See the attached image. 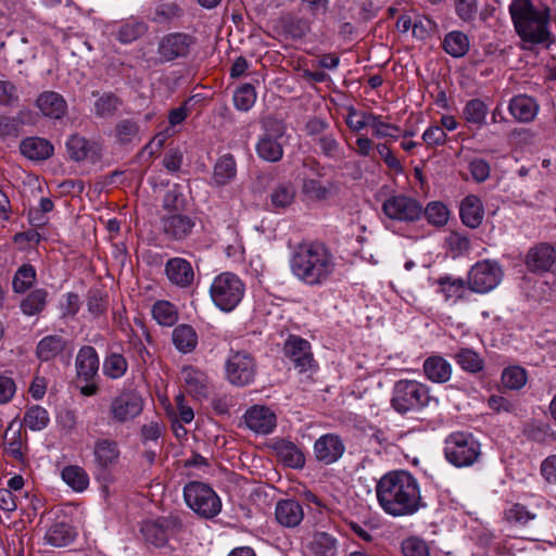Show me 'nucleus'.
<instances>
[{"instance_id": "1", "label": "nucleus", "mask_w": 556, "mask_h": 556, "mask_svg": "<svg viewBox=\"0 0 556 556\" xmlns=\"http://www.w3.org/2000/svg\"><path fill=\"white\" fill-rule=\"evenodd\" d=\"M376 495L380 507L392 517L412 516L426 506L418 480L406 470L383 475L376 484Z\"/></svg>"}, {"instance_id": "2", "label": "nucleus", "mask_w": 556, "mask_h": 556, "mask_svg": "<svg viewBox=\"0 0 556 556\" xmlns=\"http://www.w3.org/2000/svg\"><path fill=\"white\" fill-rule=\"evenodd\" d=\"M336 257L319 241H303L292 249L289 266L292 275L308 287L326 285L336 270Z\"/></svg>"}, {"instance_id": "3", "label": "nucleus", "mask_w": 556, "mask_h": 556, "mask_svg": "<svg viewBox=\"0 0 556 556\" xmlns=\"http://www.w3.org/2000/svg\"><path fill=\"white\" fill-rule=\"evenodd\" d=\"M509 13L515 29L523 41L543 43L549 39L548 9L536 8L531 0H513Z\"/></svg>"}, {"instance_id": "4", "label": "nucleus", "mask_w": 556, "mask_h": 556, "mask_svg": "<svg viewBox=\"0 0 556 556\" xmlns=\"http://www.w3.org/2000/svg\"><path fill=\"white\" fill-rule=\"evenodd\" d=\"M431 405L438 406L439 399L430 394L426 384L408 379L395 382L392 390L391 406L399 414L417 412Z\"/></svg>"}, {"instance_id": "5", "label": "nucleus", "mask_w": 556, "mask_h": 556, "mask_svg": "<svg viewBox=\"0 0 556 556\" xmlns=\"http://www.w3.org/2000/svg\"><path fill=\"white\" fill-rule=\"evenodd\" d=\"M244 291L245 286L242 280L229 271L216 276L210 288L213 303L224 312L233 311L241 302Z\"/></svg>"}, {"instance_id": "6", "label": "nucleus", "mask_w": 556, "mask_h": 556, "mask_svg": "<svg viewBox=\"0 0 556 556\" xmlns=\"http://www.w3.org/2000/svg\"><path fill=\"white\" fill-rule=\"evenodd\" d=\"M184 498L190 509L205 519L216 517L222 510L219 496L208 484L200 481H190L184 486Z\"/></svg>"}, {"instance_id": "7", "label": "nucleus", "mask_w": 556, "mask_h": 556, "mask_svg": "<svg viewBox=\"0 0 556 556\" xmlns=\"http://www.w3.org/2000/svg\"><path fill=\"white\" fill-rule=\"evenodd\" d=\"M444 455L455 467L473 465L481 455V445L471 433L455 432L445 440Z\"/></svg>"}, {"instance_id": "8", "label": "nucleus", "mask_w": 556, "mask_h": 556, "mask_svg": "<svg viewBox=\"0 0 556 556\" xmlns=\"http://www.w3.org/2000/svg\"><path fill=\"white\" fill-rule=\"evenodd\" d=\"M257 372L254 356L248 351L230 350L225 362V376L229 383L236 387L251 384Z\"/></svg>"}, {"instance_id": "9", "label": "nucleus", "mask_w": 556, "mask_h": 556, "mask_svg": "<svg viewBox=\"0 0 556 556\" xmlns=\"http://www.w3.org/2000/svg\"><path fill=\"white\" fill-rule=\"evenodd\" d=\"M144 400L131 390H124L112 397L108 417L112 424L125 425L135 420L143 410Z\"/></svg>"}, {"instance_id": "10", "label": "nucleus", "mask_w": 556, "mask_h": 556, "mask_svg": "<svg viewBox=\"0 0 556 556\" xmlns=\"http://www.w3.org/2000/svg\"><path fill=\"white\" fill-rule=\"evenodd\" d=\"M182 528V521L178 515L169 514L155 519H147L141 522L140 532L149 544L156 547L164 546L168 539L178 533Z\"/></svg>"}, {"instance_id": "11", "label": "nucleus", "mask_w": 556, "mask_h": 556, "mask_svg": "<svg viewBox=\"0 0 556 556\" xmlns=\"http://www.w3.org/2000/svg\"><path fill=\"white\" fill-rule=\"evenodd\" d=\"M503 271L495 261L484 260L477 262L469 270L467 277L468 288L476 293H486L501 282Z\"/></svg>"}, {"instance_id": "12", "label": "nucleus", "mask_w": 556, "mask_h": 556, "mask_svg": "<svg viewBox=\"0 0 556 556\" xmlns=\"http://www.w3.org/2000/svg\"><path fill=\"white\" fill-rule=\"evenodd\" d=\"M285 126L278 121H268L265 124V131L256 143L258 157L267 162H278L283 155L282 143Z\"/></svg>"}, {"instance_id": "13", "label": "nucleus", "mask_w": 556, "mask_h": 556, "mask_svg": "<svg viewBox=\"0 0 556 556\" xmlns=\"http://www.w3.org/2000/svg\"><path fill=\"white\" fill-rule=\"evenodd\" d=\"M382 212L392 220L410 223L422 216V206L410 197L396 194L383 202Z\"/></svg>"}, {"instance_id": "14", "label": "nucleus", "mask_w": 556, "mask_h": 556, "mask_svg": "<svg viewBox=\"0 0 556 556\" xmlns=\"http://www.w3.org/2000/svg\"><path fill=\"white\" fill-rule=\"evenodd\" d=\"M283 352L300 372L317 367L311 350V343L301 337L289 336L283 344Z\"/></svg>"}, {"instance_id": "15", "label": "nucleus", "mask_w": 556, "mask_h": 556, "mask_svg": "<svg viewBox=\"0 0 556 556\" xmlns=\"http://www.w3.org/2000/svg\"><path fill=\"white\" fill-rule=\"evenodd\" d=\"M193 42V38L188 34L170 33L159 41L157 54L163 62H170L186 56Z\"/></svg>"}, {"instance_id": "16", "label": "nucleus", "mask_w": 556, "mask_h": 556, "mask_svg": "<svg viewBox=\"0 0 556 556\" xmlns=\"http://www.w3.org/2000/svg\"><path fill=\"white\" fill-rule=\"evenodd\" d=\"M313 450L317 462L324 465H331L343 456L345 444L340 435L326 433L315 441Z\"/></svg>"}, {"instance_id": "17", "label": "nucleus", "mask_w": 556, "mask_h": 556, "mask_svg": "<svg viewBox=\"0 0 556 556\" xmlns=\"http://www.w3.org/2000/svg\"><path fill=\"white\" fill-rule=\"evenodd\" d=\"M525 264L531 273H547L556 264V250L549 243H539L528 250Z\"/></svg>"}, {"instance_id": "18", "label": "nucleus", "mask_w": 556, "mask_h": 556, "mask_svg": "<svg viewBox=\"0 0 556 556\" xmlns=\"http://www.w3.org/2000/svg\"><path fill=\"white\" fill-rule=\"evenodd\" d=\"M65 146L70 159L75 162H97L101 156L100 146L78 134L70 136Z\"/></svg>"}, {"instance_id": "19", "label": "nucleus", "mask_w": 556, "mask_h": 556, "mask_svg": "<svg viewBox=\"0 0 556 556\" xmlns=\"http://www.w3.org/2000/svg\"><path fill=\"white\" fill-rule=\"evenodd\" d=\"M165 236L172 240H184L193 230L194 219L179 212H169L161 218Z\"/></svg>"}, {"instance_id": "20", "label": "nucleus", "mask_w": 556, "mask_h": 556, "mask_svg": "<svg viewBox=\"0 0 556 556\" xmlns=\"http://www.w3.org/2000/svg\"><path fill=\"white\" fill-rule=\"evenodd\" d=\"M245 426L255 433L268 434L276 427V415L274 412L261 405H254L250 407L244 416Z\"/></svg>"}, {"instance_id": "21", "label": "nucleus", "mask_w": 556, "mask_h": 556, "mask_svg": "<svg viewBox=\"0 0 556 556\" xmlns=\"http://www.w3.org/2000/svg\"><path fill=\"white\" fill-rule=\"evenodd\" d=\"M165 274L168 280L179 288H188L194 280L191 263L182 257L169 258L165 264Z\"/></svg>"}, {"instance_id": "22", "label": "nucleus", "mask_w": 556, "mask_h": 556, "mask_svg": "<svg viewBox=\"0 0 556 556\" xmlns=\"http://www.w3.org/2000/svg\"><path fill=\"white\" fill-rule=\"evenodd\" d=\"M275 517L280 526L295 528L304 518V509L301 503L295 500H280L275 507Z\"/></svg>"}, {"instance_id": "23", "label": "nucleus", "mask_w": 556, "mask_h": 556, "mask_svg": "<svg viewBox=\"0 0 556 556\" xmlns=\"http://www.w3.org/2000/svg\"><path fill=\"white\" fill-rule=\"evenodd\" d=\"M93 456L97 468L106 470L118 463L121 450L112 439H99L94 443Z\"/></svg>"}, {"instance_id": "24", "label": "nucleus", "mask_w": 556, "mask_h": 556, "mask_svg": "<svg viewBox=\"0 0 556 556\" xmlns=\"http://www.w3.org/2000/svg\"><path fill=\"white\" fill-rule=\"evenodd\" d=\"M36 106L46 117L60 119L67 112V103L62 94L55 91H43L37 100Z\"/></svg>"}, {"instance_id": "25", "label": "nucleus", "mask_w": 556, "mask_h": 556, "mask_svg": "<svg viewBox=\"0 0 556 556\" xmlns=\"http://www.w3.org/2000/svg\"><path fill=\"white\" fill-rule=\"evenodd\" d=\"M99 363V356L93 346L85 345L80 348L75 361L78 378L86 382L91 381L98 372Z\"/></svg>"}, {"instance_id": "26", "label": "nucleus", "mask_w": 556, "mask_h": 556, "mask_svg": "<svg viewBox=\"0 0 556 556\" xmlns=\"http://www.w3.org/2000/svg\"><path fill=\"white\" fill-rule=\"evenodd\" d=\"M180 380L189 394L194 397H205L207 394V377L200 369L186 366L181 369Z\"/></svg>"}, {"instance_id": "27", "label": "nucleus", "mask_w": 556, "mask_h": 556, "mask_svg": "<svg viewBox=\"0 0 556 556\" xmlns=\"http://www.w3.org/2000/svg\"><path fill=\"white\" fill-rule=\"evenodd\" d=\"M334 184L330 180L321 181L318 178L303 177L301 184L302 194L311 201H326L332 197Z\"/></svg>"}, {"instance_id": "28", "label": "nucleus", "mask_w": 556, "mask_h": 556, "mask_svg": "<svg viewBox=\"0 0 556 556\" xmlns=\"http://www.w3.org/2000/svg\"><path fill=\"white\" fill-rule=\"evenodd\" d=\"M425 376L434 383L447 382L452 377V365L440 355H432L422 365Z\"/></svg>"}, {"instance_id": "29", "label": "nucleus", "mask_w": 556, "mask_h": 556, "mask_svg": "<svg viewBox=\"0 0 556 556\" xmlns=\"http://www.w3.org/2000/svg\"><path fill=\"white\" fill-rule=\"evenodd\" d=\"M510 114L521 123H529L536 116L539 104L529 96H515L509 102Z\"/></svg>"}, {"instance_id": "30", "label": "nucleus", "mask_w": 556, "mask_h": 556, "mask_svg": "<svg viewBox=\"0 0 556 556\" xmlns=\"http://www.w3.org/2000/svg\"><path fill=\"white\" fill-rule=\"evenodd\" d=\"M172 342L178 352L189 354L197 349L199 338L192 326L180 324L173 329Z\"/></svg>"}, {"instance_id": "31", "label": "nucleus", "mask_w": 556, "mask_h": 556, "mask_svg": "<svg viewBox=\"0 0 556 556\" xmlns=\"http://www.w3.org/2000/svg\"><path fill=\"white\" fill-rule=\"evenodd\" d=\"M459 215L466 226L470 228L479 227L484 215L481 200L473 194L467 195L460 203Z\"/></svg>"}, {"instance_id": "32", "label": "nucleus", "mask_w": 556, "mask_h": 556, "mask_svg": "<svg viewBox=\"0 0 556 556\" xmlns=\"http://www.w3.org/2000/svg\"><path fill=\"white\" fill-rule=\"evenodd\" d=\"M53 150V146L48 140L38 137L26 138L20 144L21 153L33 161L49 159Z\"/></svg>"}, {"instance_id": "33", "label": "nucleus", "mask_w": 556, "mask_h": 556, "mask_svg": "<svg viewBox=\"0 0 556 556\" xmlns=\"http://www.w3.org/2000/svg\"><path fill=\"white\" fill-rule=\"evenodd\" d=\"M237 175V163L230 153L222 155L215 163L212 182L216 187L230 184Z\"/></svg>"}, {"instance_id": "34", "label": "nucleus", "mask_w": 556, "mask_h": 556, "mask_svg": "<svg viewBox=\"0 0 556 556\" xmlns=\"http://www.w3.org/2000/svg\"><path fill=\"white\" fill-rule=\"evenodd\" d=\"M68 346V341L58 334L43 337L36 346V355L41 362L54 359Z\"/></svg>"}, {"instance_id": "35", "label": "nucleus", "mask_w": 556, "mask_h": 556, "mask_svg": "<svg viewBox=\"0 0 556 556\" xmlns=\"http://www.w3.org/2000/svg\"><path fill=\"white\" fill-rule=\"evenodd\" d=\"M30 119L31 112L27 109L20 110L15 116L0 115V139L17 138L22 126Z\"/></svg>"}, {"instance_id": "36", "label": "nucleus", "mask_w": 556, "mask_h": 556, "mask_svg": "<svg viewBox=\"0 0 556 556\" xmlns=\"http://www.w3.org/2000/svg\"><path fill=\"white\" fill-rule=\"evenodd\" d=\"M76 538V532L65 521H56L47 530L46 543L54 547H63L71 544Z\"/></svg>"}, {"instance_id": "37", "label": "nucleus", "mask_w": 556, "mask_h": 556, "mask_svg": "<svg viewBox=\"0 0 556 556\" xmlns=\"http://www.w3.org/2000/svg\"><path fill=\"white\" fill-rule=\"evenodd\" d=\"M439 286L438 292L441 293L444 300L456 302L464 296L467 280L462 278H455L450 275H444L437 280Z\"/></svg>"}, {"instance_id": "38", "label": "nucleus", "mask_w": 556, "mask_h": 556, "mask_svg": "<svg viewBox=\"0 0 556 556\" xmlns=\"http://www.w3.org/2000/svg\"><path fill=\"white\" fill-rule=\"evenodd\" d=\"M456 364L468 374H478L484 368L482 356L470 348H460L454 354Z\"/></svg>"}, {"instance_id": "39", "label": "nucleus", "mask_w": 556, "mask_h": 556, "mask_svg": "<svg viewBox=\"0 0 556 556\" xmlns=\"http://www.w3.org/2000/svg\"><path fill=\"white\" fill-rule=\"evenodd\" d=\"M148 31V25L143 21L129 20L121 24L113 33V36L123 45H128Z\"/></svg>"}, {"instance_id": "40", "label": "nucleus", "mask_w": 556, "mask_h": 556, "mask_svg": "<svg viewBox=\"0 0 556 556\" xmlns=\"http://www.w3.org/2000/svg\"><path fill=\"white\" fill-rule=\"evenodd\" d=\"M277 455L281 462L291 468H302L305 465V457L302 451L291 441H280L275 445Z\"/></svg>"}, {"instance_id": "41", "label": "nucleus", "mask_w": 556, "mask_h": 556, "mask_svg": "<svg viewBox=\"0 0 556 556\" xmlns=\"http://www.w3.org/2000/svg\"><path fill=\"white\" fill-rule=\"evenodd\" d=\"M469 47V38L459 30L450 31L443 40L444 51L453 58L464 56L468 52Z\"/></svg>"}, {"instance_id": "42", "label": "nucleus", "mask_w": 556, "mask_h": 556, "mask_svg": "<svg viewBox=\"0 0 556 556\" xmlns=\"http://www.w3.org/2000/svg\"><path fill=\"white\" fill-rule=\"evenodd\" d=\"M488 113L489 108L481 99L469 100L463 109V116L466 122L477 126L478 128H481L486 124Z\"/></svg>"}, {"instance_id": "43", "label": "nucleus", "mask_w": 556, "mask_h": 556, "mask_svg": "<svg viewBox=\"0 0 556 556\" xmlns=\"http://www.w3.org/2000/svg\"><path fill=\"white\" fill-rule=\"evenodd\" d=\"M61 477L63 481L76 492H83L89 485L88 473L84 468L76 465L64 467Z\"/></svg>"}, {"instance_id": "44", "label": "nucleus", "mask_w": 556, "mask_h": 556, "mask_svg": "<svg viewBox=\"0 0 556 556\" xmlns=\"http://www.w3.org/2000/svg\"><path fill=\"white\" fill-rule=\"evenodd\" d=\"M309 549L314 556H336L337 540L327 532H316L309 542Z\"/></svg>"}, {"instance_id": "45", "label": "nucleus", "mask_w": 556, "mask_h": 556, "mask_svg": "<svg viewBox=\"0 0 556 556\" xmlns=\"http://www.w3.org/2000/svg\"><path fill=\"white\" fill-rule=\"evenodd\" d=\"M295 199V188L291 182L278 184L270 193V205L275 210L290 206Z\"/></svg>"}, {"instance_id": "46", "label": "nucleus", "mask_w": 556, "mask_h": 556, "mask_svg": "<svg viewBox=\"0 0 556 556\" xmlns=\"http://www.w3.org/2000/svg\"><path fill=\"white\" fill-rule=\"evenodd\" d=\"M47 298V290L35 289L21 302V311L27 316L37 315L45 309Z\"/></svg>"}, {"instance_id": "47", "label": "nucleus", "mask_w": 556, "mask_h": 556, "mask_svg": "<svg viewBox=\"0 0 556 556\" xmlns=\"http://www.w3.org/2000/svg\"><path fill=\"white\" fill-rule=\"evenodd\" d=\"M152 316L159 325L170 327L176 324L178 312L170 302L157 301L152 306Z\"/></svg>"}, {"instance_id": "48", "label": "nucleus", "mask_w": 556, "mask_h": 556, "mask_svg": "<svg viewBox=\"0 0 556 556\" xmlns=\"http://www.w3.org/2000/svg\"><path fill=\"white\" fill-rule=\"evenodd\" d=\"M121 105V99L114 93H103L94 102V114L100 118H109L117 112Z\"/></svg>"}, {"instance_id": "49", "label": "nucleus", "mask_w": 556, "mask_h": 556, "mask_svg": "<svg viewBox=\"0 0 556 556\" xmlns=\"http://www.w3.org/2000/svg\"><path fill=\"white\" fill-rule=\"evenodd\" d=\"M128 368L126 358L119 353H112L108 355L103 362V374L110 379L122 378Z\"/></svg>"}, {"instance_id": "50", "label": "nucleus", "mask_w": 556, "mask_h": 556, "mask_svg": "<svg viewBox=\"0 0 556 556\" xmlns=\"http://www.w3.org/2000/svg\"><path fill=\"white\" fill-rule=\"evenodd\" d=\"M23 420L31 431H40L48 426L50 418L46 408L34 405L25 412Z\"/></svg>"}, {"instance_id": "51", "label": "nucleus", "mask_w": 556, "mask_h": 556, "mask_svg": "<svg viewBox=\"0 0 556 556\" xmlns=\"http://www.w3.org/2000/svg\"><path fill=\"white\" fill-rule=\"evenodd\" d=\"M501 379L506 389L520 390L526 386L528 375L520 366H509L503 370Z\"/></svg>"}, {"instance_id": "52", "label": "nucleus", "mask_w": 556, "mask_h": 556, "mask_svg": "<svg viewBox=\"0 0 556 556\" xmlns=\"http://www.w3.org/2000/svg\"><path fill=\"white\" fill-rule=\"evenodd\" d=\"M315 143L318 146L320 154L329 160H339L343 155L340 142L330 131L318 138Z\"/></svg>"}, {"instance_id": "53", "label": "nucleus", "mask_w": 556, "mask_h": 556, "mask_svg": "<svg viewBox=\"0 0 556 556\" xmlns=\"http://www.w3.org/2000/svg\"><path fill=\"white\" fill-rule=\"evenodd\" d=\"M374 113L358 111L354 106L348 108V115L345 117L346 126L353 132H358L365 127L369 126L372 128L371 117H376Z\"/></svg>"}, {"instance_id": "54", "label": "nucleus", "mask_w": 556, "mask_h": 556, "mask_svg": "<svg viewBox=\"0 0 556 556\" xmlns=\"http://www.w3.org/2000/svg\"><path fill=\"white\" fill-rule=\"evenodd\" d=\"M36 280V270L33 265L24 264L15 273L12 281L13 290L23 293L29 289Z\"/></svg>"}, {"instance_id": "55", "label": "nucleus", "mask_w": 556, "mask_h": 556, "mask_svg": "<svg viewBox=\"0 0 556 556\" xmlns=\"http://www.w3.org/2000/svg\"><path fill=\"white\" fill-rule=\"evenodd\" d=\"M256 92L251 84H244L233 93V104L239 111L247 112L255 103Z\"/></svg>"}, {"instance_id": "56", "label": "nucleus", "mask_w": 556, "mask_h": 556, "mask_svg": "<svg viewBox=\"0 0 556 556\" xmlns=\"http://www.w3.org/2000/svg\"><path fill=\"white\" fill-rule=\"evenodd\" d=\"M372 121V135L376 138L384 139L389 138L391 140H397L400 137V127L394 124L384 123L381 119L380 115H377L376 117H371Z\"/></svg>"}, {"instance_id": "57", "label": "nucleus", "mask_w": 556, "mask_h": 556, "mask_svg": "<svg viewBox=\"0 0 556 556\" xmlns=\"http://www.w3.org/2000/svg\"><path fill=\"white\" fill-rule=\"evenodd\" d=\"M422 215L434 226H443L448 219V211L443 203L431 202L427 207L422 208Z\"/></svg>"}, {"instance_id": "58", "label": "nucleus", "mask_w": 556, "mask_h": 556, "mask_svg": "<svg viewBox=\"0 0 556 556\" xmlns=\"http://www.w3.org/2000/svg\"><path fill=\"white\" fill-rule=\"evenodd\" d=\"M330 130V124L321 117L314 116L307 119L304 126L306 136L311 137L315 142Z\"/></svg>"}, {"instance_id": "59", "label": "nucleus", "mask_w": 556, "mask_h": 556, "mask_svg": "<svg viewBox=\"0 0 556 556\" xmlns=\"http://www.w3.org/2000/svg\"><path fill=\"white\" fill-rule=\"evenodd\" d=\"M181 15V9L174 2L161 3L156 7L153 21L155 23H168Z\"/></svg>"}, {"instance_id": "60", "label": "nucleus", "mask_w": 556, "mask_h": 556, "mask_svg": "<svg viewBox=\"0 0 556 556\" xmlns=\"http://www.w3.org/2000/svg\"><path fill=\"white\" fill-rule=\"evenodd\" d=\"M456 15L466 23H471L476 20L478 12L477 0H455Z\"/></svg>"}, {"instance_id": "61", "label": "nucleus", "mask_w": 556, "mask_h": 556, "mask_svg": "<svg viewBox=\"0 0 556 556\" xmlns=\"http://www.w3.org/2000/svg\"><path fill=\"white\" fill-rule=\"evenodd\" d=\"M108 307V300L101 294L99 290H91L87 298V308L92 317L97 318L105 313Z\"/></svg>"}, {"instance_id": "62", "label": "nucleus", "mask_w": 556, "mask_h": 556, "mask_svg": "<svg viewBox=\"0 0 556 556\" xmlns=\"http://www.w3.org/2000/svg\"><path fill=\"white\" fill-rule=\"evenodd\" d=\"M402 552L404 556H429L426 542L414 536L403 541Z\"/></svg>"}, {"instance_id": "63", "label": "nucleus", "mask_w": 556, "mask_h": 556, "mask_svg": "<svg viewBox=\"0 0 556 556\" xmlns=\"http://www.w3.org/2000/svg\"><path fill=\"white\" fill-rule=\"evenodd\" d=\"M138 131L139 126L132 119H122L116 125L117 139L123 143L130 142L138 135Z\"/></svg>"}, {"instance_id": "64", "label": "nucleus", "mask_w": 556, "mask_h": 556, "mask_svg": "<svg viewBox=\"0 0 556 556\" xmlns=\"http://www.w3.org/2000/svg\"><path fill=\"white\" fill-rule=\"evenodd\" d=\"M468 168L477 182H483L490 177V164L481 157L471 159Z\"/></svg>"}]
</instances>
